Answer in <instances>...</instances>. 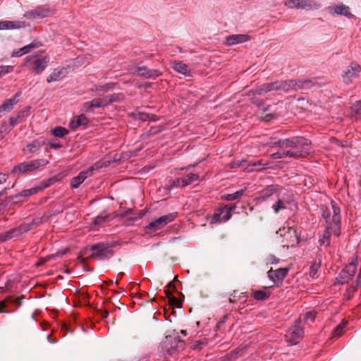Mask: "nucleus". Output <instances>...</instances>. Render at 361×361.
<instances>
[{
  "label": "nucleus",
  "mask_w": 361,
  "mask_h": 361,
  "mask_svg": "<svg viewBox=\"0 0 361 361\" xmlns=\"http://www.w3.org/2000/svg\"><path fill=\"white\" fill-rule=\"evenodd\" d=\"M267 262L270 264H278L279 262V259L277 258L275 255H269L267 257Z\"/></svg>",
  "instance_id": "052dcab7"
},
{
  "label": "nucleus",
  "mask_w": 361,
  "mask_h": 361,
  "mask_svg": "<svg viewBox=\"0 0 361 361\" xmlns=\"http://www.w3.org/2000/svg\"><path fill=\"white\" fill-rule=\"evenodd\" d=\"M207 342L204 341H195L192 345V349L196 350H202L206 345Z\"/></svg>",
  "instance_id": "603ef678"
},
{
  "label": "nucleus",
  "mask_w": 361,
  "mask_h": 361,
  "mask_svg": "<svg viewBox=\"0 0 361 361\" xmlns=\"http://www.w3.org/2000/svg\"><path fill=\"white\" fill-rule=\"evenodd\" d=\"M108 104H111L114 102H121L124 99V94L122 93H114L110 95L106 96Z\"/></svg>",
  "instance_id": "7c9ffc66"
},
{
  "label": "nucleus",
  "mask_w": 361,
  "mask_h": 361,
  "mask_svg": "<svg viewBox=\"0 0 361 361\" xmlns=\"http://www.w3.org/2000/svg\"><path fill=\"white\" fill-rule=\"evenodd\" d=\"M357 268V259L352 261L345 267L342 269L336 277V280L340 284L347 283L355 275Z\"/></svg>",
  "instance_id": "9d476101"
},
{
  "label": "nucleus",
  "mask_w": 361,
  "mask_h": 361,
  "mask_svg": "<svg viewBox=\"0 0 361 361\" xmlns=\"http://www.w3.org/2000/svg\"><path fill=\"white\" fill-rule=\"evenodd\" d=\"M63 78V68H56L52 73L49 75L47 78V82L50 83L52 82H56L61 80Z\"/></svg>",
  "instance_id": "bb28decb"
},
{
  "label": "nucleus",
  "mask_w": 361,
  "mask_h": 361,
  "mask_svg": "<svg viewBox=\"0 0 361 361\" xmlns=\"http://www.w3.org/2000/svg\"><path fill=\"white\" fill-rule=\"evenodd\" d=\"M92 101L94 108H102L109 105L106 97L103 98L94 99Z\"/></svg>",
  "instance_id": "a18cd8bd"
},
{
  "label": "nucleus",
  "mask_w": 361,
  "mask_h": 361,
  "mask_svg": "<svg viewBox=\"0 0 361 361\" xmlns=\"http://www.w3.org/2000/svg\"><path fill=\"white\" fill-rule=\"evenodd\" d=\"M183 179L181 178H176L175 180H170L169 182V186L171 188H178V187H182L183 188Z\"/></svg>",
  "instance_id": "09e8293b"
},
{
  "label": "nucleus",
  "mask_w": 361,
  "mask_h": 361,
  "mask_svg": "<svg viewBox=\"0 0 361 361\" xmlns=\"http://www.w3.org/2000/svg\"><path fill=\"white\" fill-rule=\"evenodd\" d=\"M288 235H289L290 238H293L291 246H294L299 243L300 239L296 233V231L294 228L291 227L288 228Z\"/></svg>",
  "instance_id": "ea45409f"
},
{
  "label": "nucleus",
  "mask_w": 361,
  "mask_h": 361,
  "mask_svg": "<svg viewBox=\"0 0 361 361\" xmlns=\"http://www.w3.org/2000/svg\"><path fill=\"white\" fill-rule=\"evenodd\" d=\"M93 109H94L93 101L85 102L82 104V111L86 113L92 112Z\"/></svg>",
  "instance_id": "864d4df0"
},
{
  "label": "nucleus",
  "mask_w": 361,
  "mask_h": 361,
  "mask_svg": "<svg viewBox=\"0 0 361 361\" xmlns=\"http://www.w3.org/2000/svg\"><path fill=\"white\" fill-rule=\"evenodd\" d=\"M133 116L135 119L140 120V121H147L149 119L154 120V117L155 116L154 115L150 116L149 114L143 113V112H137V113H133Z\"/></svg>",
  "instance_id": "4c0bfd02"
},
{
  "label": "nucleus",
  "mask_w": 361,
  "mask_h": 361,
  "mask_svg": "<svg viewBox=\"0 0 361 361\" xmlns=\"http://www.w3.org/2000/svg\"><path fill=\"white\" fill-rule=\"evenodd\" d=\"M184 345V342L180 339L179 336L173 334L164 338L161 343V348L166 351L168 355H173L179 350H183Z\"/></svg>",
  "instance_id": "f03ea898"
},
{
  "label": "nucleus",
  "mask_w": 361,
  "mask_h": 361,
  "mask_svg": "<svg viewBox=\"0 0 361 361\" xmlns=\"http://www.w3.org/2000/svg\"><path fill=\"white\" fill-rule=\"evenodd\" d=\"M288 155H289V153H288V152L284 151L282 149V147H279V150L276 152L270 154V157L275 159H283L287 158Z\"/></svg>",
  "instance_id": "c03bdc74"
},
{
  "label": "nucleus",
  "mask_w": 361,
  "mask_h": 361,
  "mask_svg": "<svg viewBox=\"0 0 361 361\" xmlns=\"http://www.w3.org/2000/svg\"><path fill=\"white\" fill-rule=\"evenodd\" d=\"M347 324L346 322H343L339 324L333 331L332 336L334 338H338L343 334V330Z\"/></svg>",
  "instance_id": "79ce46f5"
},
{
  "label": "nucleus",
  "mask_w": 361,
  "mask_h": 361,
  "mask_svg": "<svg viewBox=\"0 0 361 361\" xmlns=\"http://www.w3.org/2000/svg\"><path fill=\"white\" fill-rule=\"evenodd\" d=\"M94 171V167L91 166L88 169L82 171L79 174L73 177L71 180V185L73 188H78L85 180L90 176Z\"/></svg>",
  "instance_id": "f3484780"
},
{
  "label": "nucleus",
  "mask_w": 361,
  "mask_h": 361,
  "mask_svg": "<svg viewBox=\"0 0 361 361\" xmlns=\"http://www.w3.org/2000/svg\"><path fill=\"white\" fill-rule=\"evenodd\" d=\"M286 208V202L281 199H279L272 206V209L275 214H278L281 210L285 209Z\"/></svg>",
  "instance_id": "a19ab883"
},
{
  "label": "nucleus",
  "mask_w": 361,
  "mask_h": 361,
  "mask_svg": "<svg viewBox=\"0 0 361 361\" xmlns=\"http://www.w3.org/2000/svg\"><path fill=\"white\" fill-rule=\"evenodd\" d=\"M331 205L333 215L329 216V218L324 219L326 222V228L331 229L333 234L336 237H338L340 235L341 229V211L340 208L334 201L331 202Z\"/></svg>",
  "instance_id": "7ed1b4c3"
},
{
  "label": "nucleus",
  "mask_w": 361,
  "mask_h": 361,
  "mask_svg": "<svg viewBox=\"0 0 361 361\" xmlns=\"http://www.w3.org/2000/svg\"><path fill=\"white\" fill-rule=\"evenodd\" d=\"M224 206L226 208V210H228V212H229V215H231V217L232 216V212L234 209H235V208H236L235 204H226V205H224Z\"/></svg>",
  "instance_id": "69168bd1"
},
{
  "label": "nucleus",
  "mask_w": 361,
  "mask_h": 361,
  "mask_svg": "<svg viewBox=\"0 0 361 361\" xmlns=\"http://www.w3.org/2000/svg\"><path fill=\"white\" fill-rule=\"evenodd\" d=\"M252 296L256 300H266L270 296L269 293L262 290H255L252 293Z\"/></svg>",
  "instance_id": "72a5a7b5"
},
{
  "label": "nucleus",
  "mask_w": 361,
  "mask_h": 361,
  "mask_svg": "<svg viewBox=\"0 0 361 361\" xmlns=\"http://www.w3.org/2000/svg\"><path fill=\"white\" fill-rule=\"evenodd\" d=\"M231 219L229 212L226 210L225 206L220 207L216 210L212 216L211 224H215L217 222H225Z\"/></svg>",
  "instance_id": "2eb2a0df"
},
{
  "label": "nucleus",
  "mask_w": 361,
  "mask_h": 361,
  "mask_svg": "<svg viewBox=\"0 0 361 361\" xmlns=\"http://www.w3.org/2000/svg\"><path fill=\"white\" fill-rule=\"evenodd\" d=\"M269 165V163H263L262 160L255 161L253 163L248 164L245 170L247 172H252L254 171H261L266 168Z\"/></svg>",
  "instance_id": "b1692460"
},
{
  "label": "nucleus",
  "mask_w": 361,
  "mask_h": 361,
  "mask_svg": "<svg viewBox=\"0 0 361 361\" xmlns=\"http://www.w3.org/2000/svg\"><path fill=\"white\" fill-rule=\"evenodd\" d=\"M18 237L15 228L0 233V242H5L13 238Z\"/></svg>",
  "instance_id": "c85d7f7f"
},
{
  "label": "nucleus",
  "mask_w": 361,
  "mask_h": 361,
  "mask_svg": "<svg viewBox=\"0 0 361 361\" xmlns=\"http://www.w3.org/2000/svg\"><path fill=\"white\" fill-rule=\"evenodd\" d=\"M177 213H171L166 215L160 216L158 219L153 220L147 226H145V229L157 231L163 228L166 225L172 222L176 217Z\"/></svg>",
  "instance_id": "1a4fd4ad"
},
{
  "label": "nucleus",
  "mask_w": 361,
  "mask_h": 361,
  "mask_svg": "<svg viewBox=\"0 0 361 361\" xmlns=\"http://www.w3.org/2000/svg\"><path fill=\"white\" fill-rule=\"evenodd\" d=\"M145 213L144 212H142V211L140 212L139 213H137V214H136V216H135L128 218V219L126 220V224L127 226H129V225L133 224V222H134L135 221H136V220H137V219H139L142 218V216L145 215Z\"/></svg>",
  "instance_id": "8fccbe9b"
},
{
  "label": "nucleus",
  "mask_w": 361,
  "mask_h": 361,
  "mask_svg": "<svg viewBox=\"0 0 361 361\" xmlns=\"http://www.w3.org/2000/svg\"><path fill=\"white\" fill-rule=\"evenodd\" d=\"M54 14V11L47 5H43L36 7L35 9L26 11L23 14V17L33 20L36 18H43L51 16Z\"/></svg>",
  "instance_id": "0eeeda50"
},
{
  "label": "nucleus",
  "mask_w": 361,
  "mask_h": 361,
  "mask_svg": "<svg viewBox=\"0 0 361 361\" xmlns=\"http://www.w3.org/2000/svg\"><path fill=\"white\" fill-rule=\"evenodd\" d=\"M20 95L21 92H18L12 98L6 99L1 105H0V117H1L2 113L5 111L9 112L13 109V106L19 102V97Z\"/></svg>",
  "instance_id": "6ab92c4d"
},
{
  "label": "nucleus",
  "mask_w": 361,
  "mask_h": 361,
  "mask_svg": "<svg viewBox=\"0 0 361 361\" xmlns=\"http://www.w3.org/2000/svg\"><path fill=\"white\" fill-rule=\"evenodd\" d=\"M44 145L43 142H41L39 140H35L32 142L31 143L28 144L27 145V147L28 149V151L30 153H35L37 151H38L40 147Z\"/></svg>",
  "instance_id": "f704fd0d"
},
{
  "label": "nucleus",
  "mask_w": 361,
  "mask_h": 361,
  "mask_svg": "<svg viewBox=\"0 0 361 361\" xmlns=\"http://www.w3.org/2000/svg\"><path fill=\"white\" fill-rule=\"evenodd\" d=\"M334 14L352 18L353 15L350 12V8L344 4H340L334 7Z\"/></svg>",
  "instance_id": "393cba45"
},
{
  "label": "nucleus",
  "mask_w": 361,
  "mask_h": 361,
  "mask_svg": "<svg viewBox=\"0 0 361 361\" xmlns=\"http://www.w3.org/2000/svg\"><path fill=\"white\" fill-rule=\"evenodd\" d=\"M247 161L245 159L242 160H235L230 164L231 169L239 168V167H245L247 166Z\"/></svg>",
  "instance_id": "de8ad7c7"
},
{
  "label": "nucleus",
  "mask_w": 361,
  "mask_h": 361,
  "mask_svg": "<svg viewBox=\"0 0 361 361\" xmlns=\"http://www.w3.org/2000/svg\"><path fill=\"white\" fill-rule=\"evenodd\" d=\"M48 163L49 161L45 159H35L30 161H25L13 166L11 173L21 175L27 171H32L41 166H45Z\"/></svg>",
  "instance_id": "39448f33"
},
{
  "label": "nucleus",
  "mask_w": 361,
  "mask_h": 361,
  "mask_svg": "<svg viewBox=\"0 0 361 361\" xmlns=\"http://www.w3.org/2000/svg\"><path fill=\"white\" fill-rule=\"evenodd\" d=\"M20 122L21 121L19 120L17 116H11L9 119V123L11 126H14L15 125Z\"/></svg>",
  "instance_id": "e2e57ef3"
},
{
  "label": "nucleus",
  "mask_w": 361,
  "mask_h": 361,
  "mask_svg": "<svg viewBox=\"0 0 361 361\" xmlns=\"http://www.w3.org/2000/svg\"><path fill=\"white\" fill-rule=\"evenodd\" d=\"M48 63L49 59L47 56H44L42 59H36L32 62V69L36 73H40L46 68Z\"/></svg>",
  "instance_id": "4be33fe9"
},
{
  "label": "nucleus",
  "mask_w": 361,
  "mask_h": 361,
  "mask_svg": "<svg viewBox=\"0 0 361 361\" xmlns=\"http://www.w3.org/2000/svg\"><path fill=\"white\" fill-rule=\"evenodd\" d=\"M92 251L90 255L91 258H97L100 260L108 259L113 255V251L104 243H97L90 247Z\"/></svg>",
  "instance_id": "6e6552de"
},
{
  "label": "nucleus",
  "mask_w": 361,
  "mask_h": 361,
  "mask_svg": "<svg viewBox=\"0 0 361 361\" xmlns=\"http://www.w3.org/2000/svg\"><path fill=\"white\" fill-rule=\"evenodd\" d=\"M30 106H25L17 114L16 116L21 122L23 121L30 115Z\"/></svg>",
  "instance_id": "49530a36"
},
{
  "label": "nucleus",
  "mask_w": 361,
  "mask_h": 361,
  "mask_svg": "<svg viewBox=\"0 0 361 361\" xmlns=\"http://www.w3.org/2000/svg\"><path fill=\"white\" fill-rule=\"evenodd\" d=\"M116 86V83L115 82H107L104 85H97L96 87V90L97 91H101V92H107L111 90H113Z\"/></svg>",
  "instance_id": "58836bf2"
},
{
  "label": "nucleus",
  "mask_w": 361,
  "mask_h": 361,
  "mask_svg": "<svg viewBox=\"0 0 361 361\" xmlns=\"http://www.w3.org/2000/svg\"><path fill=\"white\" fill-rule=\"evenodd\" d=\"M136 75L149 80H155L162 75L158 69H149L147 66H136Z\"/></svg>",
  "instance_id": "9b49d317"
},
{
  "label": "nucleus",
  "mask_w": 361,
  "mask_h": 361,
  "mask_svg": "<svg viewBox=\"0 0 361 361\" xmlns=\"http://www.w3.org/2000/svg\"><path fill=\"white\" fill-rule=\"evenodd\" d=\"M311 142L309 140L302 137H293L288 139L279 140L274 141L273 139L268 145L271 147H282L284 151L288 152V157L299 159L305 157L312 151L310 149Z\"/></svg>",
  "instance_id": "f257e3e1"
},
{
  "label": "nucleus",
  "mask_w": 361,
  "mask_h": 361,
  "mask_svg": "<svg viewBox=\"0 0 361 361\" xmlns=\"http://www.w3.org/2000/svg\"><path fill=\"white\" fill-rule=\"evenodd\" d=\"M169 300L172 305H176L178 307H180L181 302L179 301L176 297L172 296Z\"/></svg>",
  "instance_id": "680f3d73"
},
{
  "label": "nucleus",
  "mask_w": 361,
  "mask_h": 361,
  "mask_svg": "<svg viewBox=\"0 0 361 361\" xmlns=\"http://www.w3.org/2000/svg\"><path fill=\"white\" fill-rule=\"evenodd\" d=\"M300 8L304 10H316L320 8V4L312 0H300Z\"/></svg>",
  "instance_id": "a878e982"
},
{
  "label": "nucleus",
  "mask_w": 361,
  "mask_h": 361,
  "mask_svg": "<svg viewBox=\"0 0 361 361\" xmlns=\"http://www.w3.org/2000/svg\"><path fill=\"white\" fill-rule=\"evenodd\" d=\"M17 231L18 236H20L21 234L26 233L32 229V224H22L19 226L15 228Z\"/></svg>",
  "instance_id": "37998d69"
},
{
  "label": "nucleus",
  "mask_w": 361,
  "mask_h": 361,
  "mask_svg": "<svg viewBox=\"0 0 361 361\" xmlns=\"http://www.w3.org/2000/svg\"><path fill=\"white\" fill-rule=\"evenodd\" d=\"M351 109L353 113L357 115H361V100L356 102L352 106Z\"/></svg>",
  "instance_id": "4d7b16f0"
},
{
  "label": "nucleus",
  "mask_w": 361,
  "mask_h": 361,
  "mask_svg": "<svg viewBox=\"0 0 361 361\" xmlns=\"http://www.w3.org/2000/svg\"><path fill=\"white\" fill-rule=\"evenodd\" d=\"M301 323L300 319L295 321L286 334V341L292 345L297 344L304 336L303 327L301 326Z\"/></svg>",
  "instance_id": "423d86ee"
},
{
  "label": "nucleus",
  "mask_w": 361,
  "mask_h": 361,
  "mask_svg": "<svg viewBox=\"0 0 361 361\" xmlns=\"http://www.w3.org/2000/svg\"><path fill=\"white\" fill-rule=\"evenodd\" d=\"M311 81L310 80H281L276 81L277 91L282 90L288 92L292 90H298L310 88L311 86Z\"/></svg>",
  "instance_id": "20e7f679"
},
{
  "label": "nucleus",
  "mask_w": 361,
  "mask_h": 361,
  "mask_svg": "<svg viewBox=\"0 0 361 361\" xmlns=\"http://www.w3.org/2000/svg\"><path fill=\"white\" fill-rule=\"evenodd\" d=\"M322 216L324 219H326L327 218H329L331 215H333L331 207L330 208L329 207H322Z\"/></svg>",
  "instance_id": "13d9d810"
},
{
  "label": "nucleus",
  "mask_w": 361,
  "mask_h": 361,
  "mask_svg": "<svg viewBox=\"0 0 361 361\" xmlns=\"http://www.w3.org/2000/svg\"><path fill=\"white\" fill-rule=\"evenodd\" d=\"M109 215L106 212L103 211L101 212L93 221V224L94 225H101L104 222L109 221Z\"/></svg>",
  "instance_id": "473e14b6"
},
{
  "label": "nucleus",
  "mask_w": 361,
  "mask_h": 361,
  "mask_svg": "<svg viewBox=\"0 0 361 361\" xmlns=\"http://www.w3.org/2000/svg\"><path fill=\"white\" fill-rule=\"evenodd\" d=\"M247 295L245 293H240L238 294V300L239 301L242 300V302L245 303L247 301Z\"/></svg>",
  "instance_id": "0e129e2a"
},
{
  "label": "nucleus",
  "mask_w": 361,
  "mask_h": 361,
  "mask_svg": "<svg viewBox=\"0 0 361 361\" xmlns=\"http://www.w3.org/2000/svg\"><path fill=\"white\" fill-rule=\"evenodd\" d=\"M332 233L333 232L331 229L326 228L322 236L319 239L320 245L329 246L330 245V238Z\"/></svg>",
  "instance_id": "cd10ccee"
},
{
  "label": "nucleus",
  "mask_w": 361,
  "mask_h": 361,
  "mask_svg": "<svg viewBox=\"0 0 361 361\" xmlns=\"http://www.w3.org/2000/svg\"><path fill=\"white\" fill-rule=\"evenodd\" d=\"M238 293L237 290H233V293H231L228 299L230 303H236L238 301H239L238 300Z\"/></svg>",
  "instance_id": "bf43d9fd"
},
{
  "label": "nucleus",
  "mask_w": 361,
  "mask_h": 361,
  "mask_svg": "<svg viewBox=\"0 0 361 361\" xmlns=\"http://www.w3.org/2000/svg\"><path fill=\"white\" fill-rule=\"evenodd\" d=\"M315 317H316V313L314 312H307L305 315V318L306 319H310L311 320H314Z\"/></svg>",
  "instance_id": "338daca9"
},
{
  "label": "nucleus",
  "mask_w": 361,
  "mask_h": 361,
  "mask_svg": "<svg viewBox=\"0 0 361 361\" xmlns=\"http://www.w3.org/2000/svg\"><path fill=\"white\" fill-rule=\"evenodd\" d=\"M172 68L176 72L183 74L185 75H189L190 69L187 64L183 63L182 61H173L171 62Z\"/></svg>",
  "instance_id": "5701e85b"
},
{
  "label": "nucleus",
  "mask_w": 361,
  "mask_h": 361,
  "mask_svg": "<svg viewBox=\"0 0 361 361\" xmlns=\"http://www.w3.org/2000/svg\"><path fill=\"white\" fill-rule=\"evenodd\" d=\"M89 123L88 118L84 115L80 114L73 118L69 123L71 129L75 130L80 126H85Z\"/></svg>",
  "instance_id": "412c9836"
},
{
  "label": "nucleus",
  "mask_w": 361,
  "mask_h": 361,
  "mask_svg": "<svg viewBox=\"0 0 361 361\" xmlns=\"http://www.w3.org/2000/svg\"><path fill=\"white\" fill-rule=\"evenodd\" d=\"M288 268H280L276 270L271 269L268 272L267 275L270 280H271L275 284L281 283L284 278L286 276L288 272Z\"/></svg>",
  "instance_id": "ddd939ff"
},
{
  "label": "nucleus",
  "mask_w": 361,
  "mask_h": 361,
  "mask_svg": "<svg viewBox=\"0 0 361 361\" xmlns=\"http://www.w3.org/2000/svg\"><path fill=\"white\" fill-rule=\"evenodd\" d=\"M277 91V84L276 81L269 83L262 84L256 88L251 90L248 92V95H255V94H263L264 93H267L271 91Z\"/></svg>",
  "instance_id": "4468645a"
},
{
  "label": "nucleus",
  "mask_w": 361,
  "mask_h": 361,
  "mask_svg": "<svg viewBox=\"0 0 361 361\" xmlns=\"http://www.w3.org/2000/svg\"><path fill=\"white\" fill-rule=\"evenodd\" d=\"M199 175L197 173H188L186 177L183 178L184 182H183V186L189 185L192 183H193L195 181H197L199 180Z\"/></svg>",
  "instance_id": "2f4dec72"
},
{
  "label": "nucleus",
  "mask_w": 361,
  "mask_h": 361,
  "mask_svg": "<svg viewBox=\"0 0 361 361\" xmlns=\"http://www.w3.org/2000/svg\"><path fill=\"white\" fill-rule=\"evenodd\" d=\"M281 187L277 185H270L259 192L258 199L261 202L267 201L274 194L279 192Z\"/></svg>",
  "instance_id": "dca6fc26"
},
{
  "label": "nucleus",
  "mask_w": 361,
  "mask_h": 361,
  "mask_svg": "<svg viewBox=\"0 0 361 361\" xmlns=\"http://www.w3.org/2000/svg\"><path fill=\"white\" fill-rule=\"evenodd\" d=\"M250 39V36L244 34L232 35L226 37L224 44L226 46H232L237 44L246 42Z\"/></svg>",
  "instance_id": "a211bd4d"
},
{
  "label": "nucleus",
  "mask_w": 361,
  "mask_h": 361,
  "mask_svg": "<svg viewBox=\"0 0 361 361\" xmlns=\"http://www.w3.org/2000/svg\"><path fill=\"white\" fill-rule=\"evenodd\" d=\"M13 71V66H0V78L8 73Z\"/></svg>",
  "instance_id": "6e6d98bb"
},
{
  "label": "nucleus",
  "mask_w": 361,
  "mask_h": 361,
  "mask_svg": "<svg viewBox=\"0 0 361 361\" xmlns=\"http://www.w3.org/2000/svg\"><path fill=\"white\" fill-rule=\"evenodd\" d=\"M319 267H320L319 263L314 262L312 264L310 269V276L311 277L314 278L316 276Z\"/></svg>",
  "instance_id": "5fc2aeb1"
},
{
  "label": "nucleus",
  "mask_w": 361,
  "mask_h": 361,
  "mask_svg": "<svg viewBox=\"0 0 361 361\" xmlns=\"http://www.w3.org/2000/svg\"><path fill=\"white\" fill-rule=\"evenodd\" d=\"M51 133L57 137H63L68 135V130L61 126H58L51 130Z\"/></svg>",
  "instance_id": "c9c22d12"
},
{
  "label": "nucleus",
  "mask_w": 361,
  "mask_h": 361,
  "mask_svg": "<svg viewBox=\"0 0 361 361\" xmlns=\"http://www.w3.org/2000/svg\"><path fill=\"white\" fill-rule=\"evenodd\" d=\"M244 194L243 190H240L232 194H227L224 195V199L228 201H233L240 198Z\"/></svg>",
  "instance_id": "e433bc0d"
},
{
  "label": "nucleus",
  "mask_w": 361,
  "mask_h": 361,
  "mask_svg": "<svg viewBox=\"0 0 361 361\" xmlns=\"http://www.w3.org/2000/svg\"><path fill=\"white\" fill-rule=\"evenodd\" d=\"M25 23L23 21H10L2 20L0 21V30H14L24 27Z\"/></svg>",
  "instance_id": "aec40b11"
},
{
  "label": "nucleus",
  "mask_w": 361,
  "mask_h": 361,
  "mask_svg": "<svg viewBox=\"0 0 361 361\" xmlns=\"http://www.w3.org/2000/svg\"><path fill=\"white\" fill-rule=\"evenodd\" d=\"M35 47V45L33 44H30L26 45L16 51H13L12 54V56H21L25 54L29 53L32 49Z\"/></svg>",
  "instance_id": "c756f323"
},
{
  "label": "nucleus",
  "mask_w": 361,
  "mask_h": 361,
  "mask_svg": "<svg viewBox=\"0 0 361 361\" xmlns=\"http://www.w3.org/2000/svg\"><path fill=\"white\" fill-rule=\"evenodd\" d=\"M360 280H361V266H360V268L359 270V274L357 275V279L355 285L353 286V291H355L357 289V287L358 286Z\"/></svg>",
  "instance_id": "774afa93"
},
{
  "label": "nucleus",
  "mask_w": 361,
  "mask_h": 361,
  "mask_svg": "<svg viewBox=\"0 0 361 361\" xmlns=\"http://www.w3.org/2000/svg\"><path fill=\"white\" fill-rule=\"evenodd\" d=\"M284 4L289 8H300V0H288Z\"/></svg>",
  "instance_id": "3c124183"
},
{
  "label": "nucleus",
  "mask_w": 361,
  "mask_h": 361,
  "mask_svg": "<svg viewBox=\"0 0 361 361\" xmlns=\"http://www.w3.org/2000/svg\"><path fill=\"white\" fill-rule=\"evenodd\" d=\"M361 72V67L357 63L349 66L343 74V79L345 83L348 84L353 81L355 78L358 76Z\"/></svg>",
  "instance_id": "f8f14e48"
}]
</instances>
